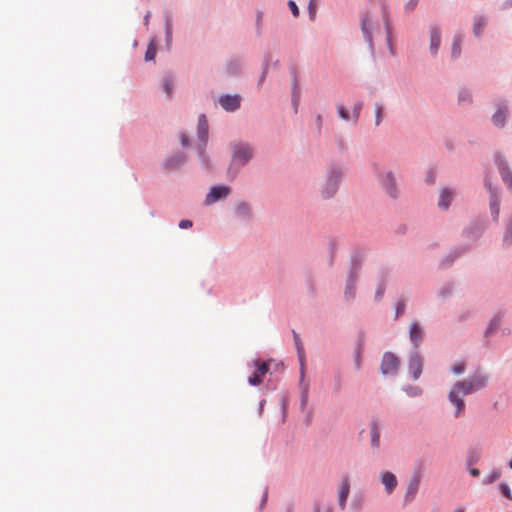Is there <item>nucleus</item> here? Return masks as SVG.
Here are the masks:
<instances>
[{
  "label": "nucleus",
  "mask_w": 512,
  "mask_h": 512,
  "mask_svg": "<svg viewBox=\"0 0 512 512\" xmlns=\"http://www.w3.org/2000/svg\"><path fill=\"white\" fill-rule=\"evenodd\" d=\"M487 383V376L482 373H477L469 379L459 381L454 384L449 392V400L456 406L455 416H460L465 409L464 401L459 397V394L469 395L480 389H483Z\"/></svg>",
  "instance_id": "f257e3e1"
},
{
  "label": "nucleus",
  "mask_w": 512,
  "mask_h": 512,
  "mask_svg": "<svg viewBox=\"0 0 512 512\" xmlns=\"http://www.w3.org/2000/svg\"><path fill=\"white\" fill-rule=\"evenodd\" d=\"M296 349L298 352L300 364H301V379H300V390H301V406L304 408L308 401L309 384L304 381V348L300 340L299 335L293 332Z\"/></svg>",
  "instance_id": "f03ea898"
},
{
  "label": "nucleus",
  "mask_w": 512,
  "mask_h": 512,
  "mask_svg": "<svg viewBox=\"0 0 512 512\" xmlns=\"http://www.w3.org/2000/svg\"><path fill=\"white\" fill-rule=\"evenodd\" d=\"M253 157V149L245 143L235 144L233 147L232 165L244 166Z\"/></svg>",
  "instance_id": "7ed1b4c3"
},
{
  "label": "nucleus",
  "mask_w": 512,
  "mask_h": 512,
  "mask_svg": "<svg viewBox=\"0 0 512 512\" xmlns=\"http://www.w3.org/2000/svg\"><path fill=\"white\" fill-rule=\"evenodd\" d=\"M230 194V187L225 185L213 186L209 193L206 195L204 203L206 205H211L216 203L217 201L223 200L228 197Z\"/></svg>",
  "instance_id": "20e7f679"
},
{
  "label": "nucleus",
  "mask_w": 512,
  "mask_h": 512,
  "mask_svg": "<svg viewBox=\"0 0 512 512\" xmlns=\"http://www.w3.org/2000/svg\"><path fill=\"white\" fill-rule=\"evenodd\" d=\"M399 360L398 358L391 352H386L381 361V372L384 375L394 374L397 372L399 368Z\"/></svg>",
  "instance_id": "39448f33"
},
{
  "label": "nucleus",
  "mask_w": 512,
  "mask_h": 512,
  "mask_svg": "<svg viewBox=\"0 0 512 512\" xmlns=\"http://www.w3.org/2000/svg\"><path fill=\"white\" fill-rule=\"evenodd\" d=\"M255 372L248 379V383L252 386H258L263 382V379L269 371V366L266 362L255 360L254 362Z\"/></svg>",
  "instance_id": "423d86ee"
},
{
  "label": "nucleus",
  "mask_w": 512,
  "mask_h": 512,
  "mask_svg": "<svg viewBox=\"0 0 512 512\" xmlns=\"http://www.w3.org/2000/svg\"><path fill=\"white\" fill-rule=\"evenodd\" d=\"M381 184H382L383 188L386 190V192L391 197H396V195H397L396 182H395V177L392 172L387 171L384 173V175L381 178Z\"/></svg>",
  "instance_id": "0eeeda50"
},
{
  "label": "nucleus",
  "mask_w": 512,
  "mask_h": 512,
  "mask_svg": "<svg viewBox=\"0 0 512 512\" xmlns=\"http://www.w3.org/2000/svg\"><path fill=\"white\" fill-rule=\"evenodd\" d=\"M496 162L503 181L512 189V172L502 156L496 157Z\"/></svg>",
  "instance_id": "6e6552de"
},
{
  "label": "nucleus",
  "mask_w": 512,
  "mask_h": 512,
  "mask_svg": "<svg viewBox=\"0 0 512 512\" xmlns=\"http://www.w3.org/2000/svg\"><path fill=\"white\" fill-rule=\"evenodd\" d=\"M219 103L226 111H234L240 106V97L238 95L221 96Z\"/></svg>",
  "instance_id": "1a4fd4ad"
},
{
  "label": "nucleus",
  "mask_w": 512,
  "mask_h": 512,
  "mask_svg": "<svg viewBox=\"0 0 512 512\" xmlns=\"http://www.w3.org/2000/svg\"><path fill=\"white\" fill-rule=\"evenodd\" d=\"M340 180V173L337 172L335 175H332L328 180L322 192L323 197L330 198L332 197L338 188V183Z\"/></svg>",
  "instance_id": "9d476101"
},
{
  "label": "nucleus",
  "mask_w": 512,
  "mask_h": 512,
  "mask_svg": "<svg viewBox=\"0 0 512 512\" xmlns=\"http://www.w3.org/2000/svg\"><path fill=\"white\" fill-rule=\"evenodd\" d=\"M422 366V358L417 353L411 355L409 360V371L412 373L414 380L420 377L422 372Z\"/></svg>",
  "instance_id": "9b49d317"
},
{
  "label": "nucleus",
  "mask_w": 512,
  "mask_h": 512,
  "mask_svg": "<svg viewBox=\"0 0 512 512\" xmlns=\"http://www.w3.org/2000/svg\"><path fill=\"white\" fill-rule=\"evenodd\" d=\"M361 30L369 46L373 47V22L368 15L363 16V18L361 19Z\"/></svg>",
  "instance_id": "f8f14e48"
},
{
  "label": "nucleus",
  "mask_w": 512,
  "mask_h": 512,
  "mask_svg": "<svg viewBox=\"0 0 512 512\" xmlns=\"http://www.w3.org/2000/svg\"><path fill=\"white\" fill-rule=\"evenodd\" d=\"M456 193L453 189L443 188L439 194L438 206L447 209L453 201Z\"/></svg>",
  "instance_id": "ddd939ff"
},
{
  "label": "nucleus",
  "mask_w": 512,
  "mask_h": 512,
  "mask_svg": "<svg viewBox=\"0 0 512 512\" xmlns=\"http://www.w3.org/2000/svg\"><path fill=\"white\" fill-rule=\"evenodd\" d=\"M350 493V483L347 477L343 478L338 489L339 494V506L344 509L346 500Z\"/></svg>",
  "instance_id": "4468645a"
},
{
  "label": "nucleus",
  "mask_w": 512,
  "mask_h": 512,
  "mask_svg": "<svg viewBox=\"0 0 512 512\" xmlns=\"http://www.w3.org/2000/svg\"><path fill=\"white\" fill-rule=\"evenodd\" d=\"M381 482L385 486L388 494H391L394 491L398 483L396 476L389 471L381 473Z\"/></svg>",
  "instance_id": "2eb2a0df"
},
{
  "label": "nucleus",
  "mask_w": 512,
  "mask_h": 512,
  "mask_svg": "<svg viewBox=\"0 0 512 512\" xmlns=\"http://www.w3.org/2000/svg\"><path fill=\"white\" fill-rule=\"evenodd\" d=\"M441 42V31L439 27L433 26L430 28V51L432 54H436L440 47Z\"/></svg>",
  "instance_id": "dca6fc26"
},
{
  "label": "nucleus",
  "mask_w": 512,
  "mask_h": 512,
  "mask_svg": "<svg viewBox=\"0 0 512 512\" xmlns=\"http://www.w3.org/2000/svg\"><path fill=\"white\" fill-rule=\"evenodd\" d=\"M508 115V106L506 104H500L496 113L493 115L492 121L498 127H503L505 124L506 117Z\"/></svg>",
  "instance_id": "f3484780"
},
{
  "label": "nucleus",
  "mask_w": 512,
  "mask_h": 512,
  "mask_svg": "<svg viewBox=\"0 0 512 512\" xmlns=\"http://www.w3.org/2000/svg\"><path fill=\"white\" fill-rule=\"evenodd\" d=\"M359 267H360V262L354 261L353 268L350 273L349 280H348L346 290H345V295L348 298H353L355 295V289H354L355 278H354L353 274H354V271L357 270Z\"/></svg>",
  "instance_id": "a211bd4d"
},
{
  "label": "nucleus",
  "mask_w": 512,
  "mask_h": 512,
  "mask_svg": "<svg viewBox=\"0 0 512 512\" xmlns=\"http://www.w3.org/2000/svg\"><path fill=\"white\" fill-rule=\"evenodd\" d=\"M198 135L199 138L206 142L208 138V123L205 115H200L198 119Z\"/></svg>",
  "instance_id": "6ab92c4d"
},
{
  "label": "nucleus",
  "mask_w": 512,
  "mask_h": 512,
  "mask_svg": "<svg viewBox=\"0 0 512 512\" xmlns=\"http://www.w3.org/2000/svg\"><path fill=\"white\" fill-rule=\"evenodd\" d=\"M410 339L415 347L419 346L422 340V330L417 323H412L410 326Z\"/></svg>",
  "instance_id": "aec40b11"
},
{
  "label": "nucleus",
  "mask_w": 512,
  "mask_h": 512,
  "mask_svg": "<svg viewBox=\"0 0 512 512\" xmlns=\"http://www.w3.org/2000/svg\"><path fill=\"white\" fill-rule=\"evenodd\" d=\"M371 446L375 449L380 447V430L376 421L371 423Z\"/></svg>",
  "instance_id": "412c9836"
},
{
  "label": "nucleus",
  "mask_w": 512,
  "mask_h": 512,
  "mask_svg": "<svg viewBox=\"0 0 512 512\" xmlns=\"http://www.w3.org/2000/svg\"><path fill=\"white\" fill-rule=\"evenodd\" d=\"M184 162H185L184 154L178 153V154L174 155L173 157L167 159L165 165L167 168L176 169V168L180 167L181 165H183Z\"/></svg>",
  "instance_id": "4be33fe9"
},
{
  "label": "nucleus",
  "mask_w": 512,
  "mask_h": 512,
  "mask_svg": "<svg viewBox=\"0 0 512 512\" xmlns=\"http://www.w3.org/2000/svg\"><path fill=\"white\" fill-rule=\"evenodd\" d=\"M419 484H420V480L418 477H415L414 479H412L408 485V488H407V493H406V500L410 501L412 499H414V497L416 496L417 492H418V489H419Z\"/></svg>",
  "instance_id": "5701e85b"
},
{
  "label": "nucleus",
  "mask_w": 512,
  "mask_h": 512,
  "mask_svg": "<svg viewBox=\"0 0 512 512\" xmlns=\"http://www.w3.org/2000/svg\"><path fill=\"white\" fill-rule=\"evenodd\" d=\"M236 214L242 219H248L251 214V209L247 203L241 202L236 205Z\"/></svg>",
  "instance_id": "b1692460"
},
{
  "label": "nucleus",
  "mask_w": 512,
  "mask_h": 512,
  "mask_svg": "<svg viewBox=\"0 0 512 512\" xmlns=\"http://www.w3.org/2000/svg\"><path fill=\"white\" fill-rule=\"evenodd\" d=\"M500 317L499 316H495L494 318H492L489 322V325L485 331V337H489L491 334H493L499 327L500 325Z\"/></svg>",
  "instance_id": "393cba45"
},
{
  "label": "nucleus",
  "mask_w": 512,
  "mask_h": 512,
  "mask_svg": "<svg viewBox=\"0 0 512 512\" xmlns=\"http://www.w3.org/2000/svg\"><path fill=\"white\" fill-rule=\"evenodd\" d=\"M486 186L492 192V198H491V201H490L491 212H492L493 215H498V213H499V202H498V199H497L496 195L494 194V192L492 191L491 185L488 182H486Z\"/></svg>",
  "instance_id": "a878e982"
},
{
  "label": "nucleus",
  "mask_w": 512,
  "mask_h": 512,
  "mask_svg": "<svg viewBox=\"0 0 512 512\" xmlns=\"http://www.w3.org/2000/svg\"><path fill=\"white\" fill-rule=\"evenodd\" d=\"M461 37L460 36H455L454 37V42H453V46H452V57H458L461 53Z\"/></svg>",
  "instance_id": "bb28decb"
},
{
  "label": "nucleus",
  "mask_w": 512,
  "mask_h": 512,
  "mask_svg": "<svg viewBox=\"0 0 512 512\" xmlns=\"http://www.w3.org/2000/svg\"><path fill=\"white\" fill-rule=\"evenodd\" d=\"M156 55V46L154 41H151L147 47L146 53H145V60L150 61L155 58Z\"/></svg>",
  "instance_id": "cd10ccee"
},
{
  "label": "nucleus",
  "mask_w": 512,
  "mask_h": 512,
  "mask_svg": "<svg viewBox=\"0 0 512 512\" xmlns=\"http://www.w3.org/2000/svg\"><path fill=\"white\" fill-rule=\"evenodd\" d=\"M375 114H376V119H375V125L378 126L381 121H382V118H383V107L381 104H375Z\"/></svg>",
  "instance_id": "c85d7f7f"
},
{
  "label": "nucleus",
  "mask_w": 512,
  "mask_h": 512,
  "mask_svg": "<svg viewBox=\"0 0 512 512\" xmlns=\"http://www.w3.org/2000/svg\"><path fill=\"white\" fill-rule=\"evenodd\" d=\"M172 85H173V81L171 78H166L164 80V83H163V88H164V91L165 93L169 96L171 95L172 93Z\"/></svg>",
  "instance_id": "c756f323"
},
{
  "label": "nucleus",
  "mask_w": 512,
  "mask_h": 512,
  "mask_svg": "<svg viewBox=\"0 0 512 512\" xmlns=\"http://www.w3.org/2000/svg\"><path fill=\"white\" fill-rule=\"evenodd\" d=\"M465 363L460 362L452 366L451 371L455 374H461L465 371Z\"/></svg>",
  "instance_id": "7c9ffc66"
},
{
  "label": "nucleus",
  "mask_w": 512,
  "mask_h": 512,
  "mask_svg": "<svg viewBox=\"0 0 512 512\" xmlns=\"http://www.w3.org/2000/svg\"><path fill=\"white\" fill-rule=\"evenodd\" d=\"M500 489H501V491H502V493L504 494L505 497H507L509 500H512L511 490H510L509 486L506 483H502L500 485Z\"/></svg>",
  "instance_id": "2f4dec72"
},
{
  "label": "nucleus",
  "mask_w": 512,
  "mask_h": 512,
  "mask_svg": "<svg viewBox=\"0 0 512 512\" xmlns=\"http://www.w3.org/2000/svg\"><path fill=\"white\" fill-rule=\"evenodd\" d=\"M337 109H338V114H339V116H340L343 120L348 121V120L350 119L349 114H348V111L345 109V107H344L343 105H339Z\"/></svg>",
  "instance_id": "473e14b6"
},
{
  "label": "nucleus",
  "mask_w": 512,
  "mask_h": 512,
  "mask_svg": "<svg viewBox=\"0 0 512 512\" xmlns=\"http://www.w3.org/2000/svg\"><path fill=\"white\" fill-rule=\"evenodd\" d=\"M308 9H309L310 18L313 20L316 15V0H310Z\"/></svg>",
  "instance_id": "72a5a7b5"
},
{
  "label": "nucleus",
  "mask_w": 512,
  "mask_h": 512,
  "mask_svg": "<svg viewBox=\"0 0 512 512\" xmlns=\"http://www.w3.org/2000/svg\"><path fill=\"white\" fill-rule=\"evenodd\" d=\"M405 306H406V303L404 300H401L398 302V304L396 306V317H399L400 315H402L404 313Z\"/></svg>",
  "instance_id": "f704fd0d"
},
{
  "label": "nucleus",
  "mask_w": 512,
  "mask_h": 512,
  "mask_svg": "<svg viewBox=\"0 0 512 512\" xmlns=\"http://www.w3.org/2000/svg\"><path fill=\"white\" fill-rule=\"evenodd\" d=\"M470 100H471V96L466 90H463L460 92V94H459L460 102H470Z\"/></svg>",
  "instance_id": "c9c22d12"
},
{
  "label": "nucleus",
  "mask_w": 512,
  "mask_h": 512,
  "mask_svg": "<svg viewBox=\"0 0 512 512\" xmlns=\"http://www.w3.org/2000/svg\"><path fill=\"white\" fill-rule=\"evenodd\" d=\"M484 24L481 21H476L474 23V33L476 36H479L482 33Z\"/></svg>",
  "instance_id": "e433bc0d"
},
{
  "label": "nucleus",
  "mask_w": 512,
  "mask_h": 512,
  "mask_svg": "<svg viewBox=\"0 0 512 512\" xmlns=\"http://www.w3.org/2000/svg\"><path fill=\"white\" fill-rule=\"evenodd\" d=\"M504 242L507 243V244H511L512 243V226H509L506 233H505V236H504Z\"/></svg>",
  "instance_id": "4c0bfd02"
},
{
  "label": "nucleus",
  "mask_w": 512,
  "mask_h": 512,
  "mask_svg": "<svg viewBox=\"0 0 512 512\" xmlns=\"http://www.w3.org/2000/svg\"><path fill=\"white\" fill-rule=\"evenodd\" d=\"M500 472L499 471H494L488 478L487 480H485V483L487 484H490L492 482H494L495 480H497L499 477H500Z\"/></svg>",
  "instance_id": "58836bf2"
},
{
  "label": "nucleus",
  "mask_w": 512,
  "mask_h": 512,
  "mask_svg": "<svg viewBox=\"0 0 512 512\" xmlns=\"http://www.w3.org/2000/svg\"><path fill=\"white\" fill-rule=\"evenodd\" d=\"M288 5H289V7L291 9V12H292L293 16L297 17L299 15V9H298L296 3L291 0V1L288 2Z\"/></svg>",
  "instance_id": "ea45409f"
},
{
  "label": "nucleus",
  "mask_w": 512,
  "mask_h": 512,
  "mask_svg": "<svg viewBox=\"0 0 512 512\" xmlns=\"http://www.w3.org/2000/svg\"><path fill=\"white\" fill-rule=\"evenodd\" d=\"M362 109V104L361 103H357L355 106H354V118L355 120L358 119L359 115H360V111Z\"/></svg>",
  "instance_id": "a19ab883"
},
{
  "label": "nucleus",
  "mask_w": 512,
  "mask_h": 512,
  "mask_svg": "<svg viewBox=\"0 0 512 512\" xmlns=\"http://www.w3.org/2000/svg\"><path fill=\"white\" fill-rule=\"evenodd\" d=\"M412 396L419 395L421 393V389L418 387L411 388V391L408 392Z\"/></svg>",
  "instance_id": "79ce46f5"
},
{
  "label": "nucleus",
  "mask_w": 512,
  "mask_h": 512,
  "mask_svg": "<svg viewBox=\"0 0 512 512\" xmlns=\"http://www.w3.org/2000/svg\"><path fill=\"white\" fill-rule=\"evenodd\" d=\"M316 124H317V127H318V130L321 129V126H322V116L321 115H318L317 118H316Z\"/></svg>",
  "instance_id": "37998d69"
},
{
  "label": "nucleus",
  "mask_w": 512,
  "mask_h": 512,
  "mask_svg": "<svg viewBox=\"0 0 512 512\" xmlns=\"http://www.w3.org/2000/svg\"><path fill=\"white\" fill-rule=\"evenodd\" d=\"M470 474H471L472 476H474V477H477V476H479V475H480V471H479L477 468H472V469L470 470Z\"/></svg>",
  "instance_id": "c03bdc74"
},
{
  "label": "nucleus",
  "mask_w": 512,
  "mask_h": 512,
  "mask_svg": "<svg viewBox=\"0 0 512 512\" xmlns=\"http://www.w3.org/2000/svg\"><path fill=\"white\" fill-rule=\"evenodd\" d=\"M181 143L183 146H186L188 144V137L185 134L181 136Z\"/></svg>",
  "instance_id": "a18cd8bd"
},
{
  "label": "nucleus",
  "mask_w": 512,
  "mask_h": 512,
  "mask_svg": "<svg viewBox=\"0 0 512 512\" xmlns=\"http://www.w3.org/2000/svg\"><path fill=\"white\" fill-rule=\"evenodd\" d=\"M383 292H384V289L382 287H380L377 292H376V297L377 298H381V296L383 295Z\"/></svg>",
  "instance_id": "49530a36"
},
{
  "label": "nucleus",
  "mask_w": 512,
  "mask_h": 512,
  "mask_svg": "<svg viewBox=\"0 0 512 512\" xmlns=\"http://www.w3.org/2000/svg\"><path fill=\"white\" fill-rule=\"evenodd\" d=\"M179 224L186 225V224H192V222L189 220H181Z\"/></svg>",
  "instance_id": "de8ad7c7"
},
{
  "label": "nucleus",
  "mask_w": 512,
  "mask_h": 512,
  "mask_svg": "<svg viewBox=\"0 0 512 512\" xmlns=\"http://www.w3.org/2000/svg\"><path fill=\"white\" fill-rule=\"evenodd\" d=\"M454 512H464V510L461 508H457Z\"/></svg>",
  "instance_id": "09e8293b"
},
{
  "label": "nucleus",
  "mask_w": 512,
  "mask_h": 512,
  "mask_svg": "<svg viewBox=\"0 0 512 512\" xmlns=\"http://www.w3.org/2000/svg\"><path fill=\"white\" fill-rule=\"evenodd\" d=\"M509 467L512 469V460L509 462Z\"/></svg>",
  "instance_id": "8fccbe9b"
},
{
  "label": "nucleus",
  "mask_w": 512,
  "mask_h": 512,
  "mask_svg": "<svg viewBox=\"0 0 512 512\" xmlns=\"http://www.w3.org/2000/svg\"><path fill=\"white\" fill-rule=\"evenodd\" d=\"M316 512H319L318 510H316Z\"/></svg>",
  "instance_id": "3c124183"
},
{
  "label": "nucleus",
  "mask_w": 512,
  "mask_h": 512,
  "mask_svg": "<svg viewBox=\"0 0 512 512\" xmlns=\"http://www.w3.org/2000/svg\"><path fill=\"white\" fill-rule=\"evenodd\" d=\"M288 512H290V511H288Z\"/></svg>",
  "instance_id": "603ef678"
}]
</instances>
